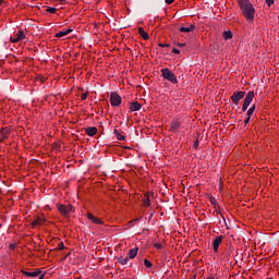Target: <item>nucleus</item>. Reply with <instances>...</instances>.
<instances>
[{
    "instance_id": "nucleus-27",
    "label": "nucleus",
    "mask_w": 279,
    "mask_h": 279,
    "mask_svg": "<svg viewBox=\"0 0 279 279\" xmlns=\"http://www.w3.org/2000/svg\"><path fill=\"white\" fill-rule=\"evenodd\" d=\"M276 0H266V4L268 5V8H271V5H274Z\"/></svg>"
},
{
    "instance_id": "nucleus-37",
    "label": "nucleus",
    "mask_w": 279,
    "mask_h": 279,
    "mask_svg": "<svg viewBox=\"0 0 279 279\" xmlns=\"http://www.w3.org/2000/svg\"><path fill=\"white\" fill-rule=\"evenodd\" d=\"M197 145H198L197 143L194 144V148H195V149H197Z\"/></svg>"
},
{
    "instance_id": "nucleus-20",
    "label": "nucleus",
    "mask_w": 279,
    "mask_h": 279,
    "mask_svg": "<svg viewBox=\"0 0 279 279\" xmlns=\"http://www.w3.org/2000/svg\"><path fill=\"white\" fill-rule=\"evenodd\" d=\"M223 38L226 40H230L232 38V32L230 31H225L223 34H222Z\"/></svg>"
},
{
    "instance_id": "nucleus-15",
    "label": "nucleus",
    "mask_w": 279,
    "mask_h": 279,
    "mask_svg": "<svg viewBox=\"0 0 279 279\" xmlns=\"http://www.w3.org/2000/svg\"><path fill=\"white\" fill-rule=\"evenodd\" d=\"M141 108H142V106L138 101H134L130 106L131 112H138V110H141Z\"/></svg>"
},
{
    "instance_id": "nucleus-4",
    "label": "nucleus",
    "mask_w": 279,
    "mask_h": 279,
    "mask_svg": "<svg viewBox=\"0 0 279 279\" xmlns=\"http://www.w3.org/2000/svg\"><path fill=\"white\" fill-rule=\"evenodd\" d=\"M252 101H254V90H251L247 93L244 99V102L242 105V112H245L247 108H250V104H252Z\"/></svg>"
},
{
    "instance_id": "nucleus-36",
    "label": "nucleus",
    "mask_w": 279,
    "mask_h": 279,
    "mask_svg": "<svg viewBox=\"0 0 279 279\" xmlns=\"http://www.w3.org/2000/svg\"><path fill=\"white\" fill-rule=\"evenodd\" d=\"M136 221H138V219H134V220H132V221H131V223H134V222H136Z\"/></svg>"
},
{
    "instance_id": "nucleus-18",
    "label": "nucleus",
    "mask_w": 279,
    "mask_h": 279,
    "mask_svg": "<svg viewBox=\"0 0 279 279\" xmlns=\"http://www.w3.org/2000/svg\"><path fill=\"white\" fill-rule=\"evenodd\" d=\"M138 34L144 40H149V35L147 34V32H145L143 27H138Z\"/></svg>"
},
{
    "instance_id": "nucleus-31",
    "label": "nucleus",
    "mask_w": 279,
    "mask_h": 279,
    "mask_svg": "<svg viewBox=\"0 0 279 279\" xmlns=\"http://www.w3.org/2000/svg\"><path fill=\"white\" fill-rule=\"evenodd\" d=\"M59 250H64V243H59V246H58Z\"/></svg>"
},
{
    "instance_id": "nucleus-28",
    "label": "nucleus",
    "mask_w": 279,
    "mask_h": 279,
    "mask_svg": "<svg viewBox=\"0 0 279 279\" xmlns=\"http://www.w3.org/2000/svg\"><path fill=\"white\" fill-rule=\"evenodd\" d=\"M144 265L145 267H151V262H149V259H144Z\"/></svg>"
},
{
    "instance_id": "nucleus-8",
    "label": "nucleus",
    "mask_w": 279,
    "mask_h": 279,
    "mask_svg": "<svg viewBox=\"0 0 279 279\" xmlns=\"http://www.w3.org/2000/svg\"><path fill=\"white\" fill-rule=\"evenodd\" d=\"M180 128H182V122L178 119H174L170 123L169 132L175 133V132H178V130H180Z\"/></svg>"
},
{
    "instance_id": "nucleus-9",
    "label": "nucleus",
    "mask_w": 279,
    "mask_h": 279,
    "mask_svg": "<svg viewBox=\"0 0 279 279\" xmlns=\"http://www.w3.org/2000/svg\"><path fill=\"white\" fill-rule=\"evenodd\" d=\"M87 218L89 219V221H92V223H95L96 226H102L104 223L101 218H97L90 213L87 214Z\"/></svg>"
},
{
    "instance_id": "nucleus-2",
    "label": "nucleus",
    "mask_w": 279,
    "mask_h": 279,
    "mask_svg": "<svg viewBox=\"0 0 279 279\" xmlns=\"http://www.w3.org/2000/svg\"><path fill=\"white\" fill-rule=\"evenodd\" d=\"M161 73L165 80H168V82H171V84H178V77H175V74L171 72V70L166 68L161 70Z\"/></svg>"
},
{
    "instance_id": "nucleus-6",
    "label": "nucleus",
    "mask_w": 279,
    "mask_h": 279,
    "mask_svg": "<svg viewBox=\"0 0 279 279\" xmlns=\"http://www.w3.org/2000/svg\"><path fill=\"white\" fill-rule=\"evenodd\" d=\"M110 104L113 108H119V106H121V96L117 93H111Z\"/></svg>"
},
{
    "instance_id": "nucleus-30",
    "label": "nucleus",
    "mask_w": 279,
    "mask_h": 279,
    "mask_svg": "<svg viewBox=\"0 0 279 279\" xmlns=\"http://www.w3.org/2000/svg\"><path fill=\"white\" fill-rule=\"evenodd\" d=\"M9 248H11L12 251L16 250V244H14V243L10 244Z\"/></svg>"
},
{
    "instance_id": "nucleus-23",
    "label": "nucleus",
    "mask_w": 279,
    "mask_h": 279,
    "mask_svg": "<svg viewBox=\"0 0 279 279\" xmlns=\"http://www.w3.org/2000/svg\"><path fill=\"white\" fill-rule=\"evenodd\" d=\"M113 133L116 134L118 141H123L125 138V136L120 134L118 130H114Z\"/></svg>"
},
{
    "instance_id": "nucleus-25",
    "label": "nucleus",
    "mask_w": 279,
    "mask_h": 279,
    "mask_svg": "<svg viewBox=\"0 0 279 279\" xmlns=\"http://www.w3.org/2000/svg\"><path fill=\"white\" fill-rule=\"evenodd\" d=\"M46 12H49V14H56V8L49 7L46 9Z\"/></svg>"
},
{
    "instance_id": "nucleus-17",
    "label": "nucleus",
    "mask_w": 279,
    "mask_h": 279,
    "mask_svg": "<svg viewBox=\"0 0 279 279\" xmlns=\"http://www.w3.org/2000/svg\"><path fill=\"white\" fill-rule=\"evenodd\" d=\"M137 254H138V247H135V248H131L126 256L132 259V258H136Z\"/></svg>"
},
{
    "instance_id": "nucleus-3",
    "label": "nucleus",
    "mask_w": 279,
    "mask_h": 279,
    "mask_svg": "<svg viewBox=\"0 0 279 279\" xmlns=\"http://www.w3.org/2000/svg\"><path fill=\"white\" fill-rule=\"evenodd\" d=\"M57 209L63 217H71V210H73V206L59 204L57 205Z\"/></svg>"
},
{
    "instance_id": "nucleus-34",
    "label": "nucleus",
    "mask_w": 279,
    "mask_h": 279,
    "mask_svg": "<svg viewBox=\"0 0 279 279\" xmlns=\"http://www.w3.org/2000/svg\"><path fill=\"white\" fill-rule=\"evenodd\" d=\"M172 53H177V54H179V53H180V51L178 50V48H174V49L172 50Z\"/></svg>"
},
{
    "instance_id": "nucleus-33",
    "label": "nucleus",
    "mask_w": 279,
    "mask_h": 279,
    "mask_svg": "<svg viewBox=\"0 0 279 279\" xmlns=\"http://www.w3.org/2000/svg\"><path fill=\"white\" fill-rule=\"evenodd\" d=\"M250 119H252V118L247 117V118L244 120V124H245V125H247V123H250Z\"/></svg>"
},
{
    "instance_id": "nucleus-32",
    "label": "nucleus",
    "mask_w": 279,
    "mask_h": 279,
    "mask_svg": "<svg viewBox=\"0 0 279 279\" xmlns=\"http://www.w3.org/2000/svg\"><path fill=\"white\" fill-rule=\"evenodd\" d=\"M175 0H166L167 5H171Z\"/></svg>"
},
{
    "instance_id": "nucleus-5",
    "label": "nucleus",
    "mask_w": 279,
    "mask_h": 279,
    "mask_svg": "<svg viewBox=\"0 0 279 279\" xmlns=\"http://www.w3.org/2000/svg\"><path fill=\"white\" fill-rule=\"evenodd\" d=\"M21 40H25V32H23L22 29H19L15 33V36L10 37V43L13 44L21 43Z\"/></svg>"
},
{
    "instance_id": "nucleus-21",
    "label": "nucleus",
    "mask_w": 279,
    "mask_h": 279,
    "mask_svg": "<svg viewBox=\"0 0 279 279\" xmlns=\"http://www.w3.org/2000/svg\"><path fill=\"white\" fill-rule=\"evenodd\" d=\"M130 260V258L126 257H119L118 263H120V265H128V262Z\"/></svg>"
},
{
    "instance_id": "nucleus-38",
    "label": "nucleus",
    "mask_w": 279,
    "mask_h": 279,
    "mask_svg": "<svg viewBox=\"0 0 279 279\" xmlns=\"http://www.w3.org/2000/svg\"><path fill=\"white\" fill-rule=\"evenodd\" d=\"M45 278V275H41L40 277H39V279H44Z\"/></svg>"
},
{
    "instance_id": "nucleus-12",
    "label": "nucleus",
    "mask_w": 279,
    "mask_h": 279,
    "mask_svg": "<svg viewBox=\"0 0 279 279\" xmlns=\"http://www.w3.org/2000/svg\"><path fill=\"white\" fill-rule=\"evenodd\" d=\"M73 32V28L63 29L56 34V38H64V36H69Z\"/></svg>"
},
{
    "instance_id": "nucleus-39",
    "label": "nucleus",
    "mask_w": 279,
    "mask_h": 279,
    "mask_svg": "<svg viewBox=\"0 0 279 279\" xmlns=\"http://www.w3.org/2000/svg\"><path fill=\"white\" fill-rule=\"evenodd\" d=\"M1 3H3V0H0V5H1Z\"/></svg>"
},
{
    "instance_id": "nucleus-11",
    "label": "nucleus",
    "mask_w": 279,
    "mask_h": 279,
    "mask_svg": "<svg viewBox=\"0 0 279 279\" xmlns=\"http://www.w3.org/2000/svg\"><path fill=\"white\" fill-rule=\"evenodd\" d=\"M21 274H23L24 276H26L27 278H38L39 274H43V271L40 270H35L33 272L29 271H25V270H21Z\"/></svg>"
},
{
    "instance_id": "nucleus-16",
    "label": "nucleus",
    "mask_w": 279,
    "mask_h": 279,
    "mask_svg": "<svg viewBox=\"0 0 279 279\" xmlns=\"http://www.w3.org/2000/svg\"><path fill=\"white\" fill-rule=\"evenodd\" d=\"M45 223V217L39 216L33 220L32 226H43Z\"/></svg>"
},
{
    "instance_id": "nucleus-10",
    "label": "nucleus",
    "mask_w": 279,
    "mask_h": 279,
    "mask_svg": "<svg viewBox=\"0 0 279 279\" xmlns=\"http://www.w3.org/2000/svg\"><path fill=\"white\" fill-rule=\"evenodd\" d=\"M223 241V235H219L217 236L214 242H213V245H214V252H219V245H221Z\"/></svg>"
},
{
    "instance_id": "nucleus-26",
    "label": "nucleus",
    "mask_w": 279,
    "mask_h": 279,
    "mask_svg": "<svg viewBox=\"0 0 279 279\" xmlns=\"http://www.w3.org/2000/svg\"><path fill=\"white\" fill-rule=\"evenodd\" d=\"M87 98H88V93H84L81 95L82 101H86Z\"/></svg>"
},
{
    "instance_id": "nucleus-35",
    "label": "nucleus",
    "mask_w": 279,
    "mask_h": 279,
    "mask_svg": "<svg viewBox=\"0 0 279 279\" xmlns=\"http://www.w3.org/2000/svg\"><path fill=\"white\" fill-rule=\"evenodd\" d=\"M159 47H169V44H159Z\"/></svg>"
},
{
    "instance_id": "nucleus-22",
    "label": "nucleus",
    "mask_w": 279,
    "mask_h": 279,
    "mask_svg": "<svg viewBox=\"0 0 279 279\" xmlns=\"http://www.w3.org/2000/svg\"><path fill=\"white\" fill-rule=\"evenodd\" d=\"M254 110H256V105H253L248 110H247V117L252 118L254 114Z\"/></svg>"
},
{
    "instance_id": "nucleus-7",
    "label": "nucleus",
    "mask_w": 279,
    "mask_h": 279,
    "mask_svg": "<svg viewBox=\"0 0 279 279\" xmlns=\"http://www.w3.org/2000/svg\"><path fill=\"white\" fill-rule=\"evenodd\" d=\"M245 97V92H234L231 96V101L234 106H239V101Z\"/></svg>"
},
{
    "instance_id": "nucleus-19",
    "label": "nucleus",
    "mask_w": 279,
    "mask_h": 279,
    "mask_svg": "<svg viewBox=\"0 0 279 279\" xmlns=\"http://www.w3.org/2000/svg\"><path fill=\"white\" fill-rule=\"evenodd\" d=\"M85 132H86L87 136H95V134H97V128H95V126L87 128V129H85Z\"/></svg>"
},
{
    "instance_id": "nucleus-24",
    "label": "nucleus",
    "mask_w": 279,
    "mask_h": 279,
    "mask_svg": "<svg viewBox=\"0 0 279 279\" xmlns=\"http://www.w3.org/2000/svg\"><path fill=\"white\" fill-rule=\"evenodd\" d=\"M143 204H144V206H146L147 208H149V206H151V201H149V197H146V198L143 201Z\"/></svg>"
},
{
    "instance_id": "nucleus-1",
    "label": "nucleus",
    "mask_w": 279,
    "mask_h": 279,
    "mask_svg": "<svg viewBox=\"0 0 279 279\" xmlns=\"http://www.w3.org/2000/svg\"><path fill=\"white\" fill-rule=\"evenodd\" d=\"M238 3L244 19H246V21H254L256 9H254L252 2H250V0H238Z\"/></svg>"
},
{
    "instance_id": "nucleus-29",
    "label": "nucleus",
    "mask_w": 279,
    "mask_h": 279,
    "mask_svg": "<svg viewBox=\"0 0 279 279\" xmlns=\"http://www.w3.org/2000/svg\"><path fill=\"white\" fill-rule=\"evenodd\" d=\"M154 247H156V250H162V244L160 243H155Z\"/></svg>"
},
{
    "instance_id": "nucleus-14",
    "label": "nucleus",
    "mask_w": 279,
    "mask_h": 279,
    "mask_svg": "<svg viewBox=\"0 0 279 279\" xmlns=\"http://www.w3.org/2000/svg\"><path fill=\"white\" fill-rule=\"evenodd\" d=\"M195 29V26L191 24L190 26H182L179 28V32H182L183 34H190V32H193Z\"/></svg>"
},
{
    "instance_id": "nucleus-13",
    "label": "nucleus",
    "mask_w": 279,
    "mask_h": 279,
    "mask_svg": "<svg viewBox=\"0 0 279 279\" xmlns=\"http://www.w3.org/2000/svg\"><path fill=\"white\" fill-rule=\"evenodd\" d=\"M8 136H10V131L8 129H1L0 143H3V141H5V138H8Z\"/></svg>"
}]
</instances>
